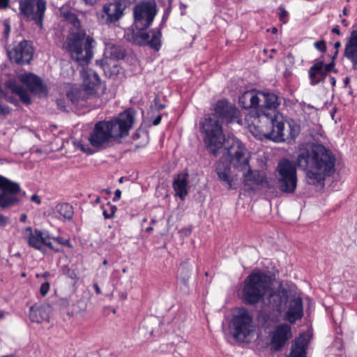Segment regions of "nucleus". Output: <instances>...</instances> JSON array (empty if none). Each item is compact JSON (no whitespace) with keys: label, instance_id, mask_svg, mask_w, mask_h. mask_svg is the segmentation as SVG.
<instances>
[{"label":"nucleus","instance_id":"8fccbe9b","mask_svg":"<svg viewBox=\"0 0 357 357\" xmlns=\"http://www.w3.org/2000/svg\"><path fill=\"white\" fill-rule=\"evenodd\" d=\"M330 82L333 86L335 85L336 81L333 77H330Z\"/></svg>","mask_w":357,"mask_h":357},{"label":"nucleus","instance_id":"3c124183","mask_svg":"<svg viewBox=\"0 0 357 357\" xmlns=\"http://www.w3.org/2000/svg\"><path fill=\"white\" fill-rule=\"evenodd\" d=\"M49 275H50V273L49 272H45V273L41 274V278H43L44 279H46Z\"/></svg>","mask_w":357,"mask_h":357},{"label":"nucleus","instance_id":"774afa93","mask_svg":"<svg viewBox=\"0 0 357 357\" xmlns=\"http://www.w3.org/2000/svg\"><path fill=\"white\" fill-rule=\"evenodd\" d=\"M155 221L154 220H151V223H152V224L155 223Z\"/></svg>","mask_w":357,"mask_h":357},{"label":"nucleus","instance_id":"39448f33","mask_svg":"<svg viewBox=\"0 0 357 357\" xmlns=\"http://www.w3.org/2000/svg\"><path fill=\"white\" fill-rule=\"evenodd\" d=\"M156 13V4L154 1L138 3L134 8V24L139 31L132 33L131 36L127 33V39L139 45L148 44L151 48L158 50L161 47L160 30H152L148 33L142 32L152 24Z\"/></svg>","mask_w":357,"mask_h":357},{"label":"nucleus","instance_id":"6ab92c4d","mask_svg":"<svg viewBox=\"0 0 357 357\" xmlns=\"http://www.w3.org/2000/svg\"><path fill=\"white\" fill-rule=\"evenodd\" d=\"M10 59L17 63H28L32 59L33 47L31 45L23 40L8 50Z\"/></svg>","mask_w":357,"mask_h":357},{"label":"nucleus","instance_id":"473e14b6","mask_svg":"<svg viewBox=\"0 0 357 357\" xmlns=\"http://www.w3.org/2000/svg\"><path fill=\"white\" fill-rule=\"evenodd\" d=\"M101 208L102 209L103 216L105 219L113 218L116 211V207L112 205L110 203H107L106 206H102Z\"/></svg>","mask_w":357,"mask_h":357},{"label":"nucleus","instance_id":"2f4dec72","mask_svg":"<svg viewBox=\"0 0 357 357\" xmlns=\"http://www.w3.org/2000/svg\"><path fill=\"white\" fill-rule=\"evenodd\" d=\"M288 129L285 130L286 141L294 140L301 132L300 126L294 120H289L287 122Z\"/></svg>","mask_w":357,"mask_h":357},{"label":"nucleus","instance_id":"4468645a","mask_svg":"<svg viewBox=\"0 0 357 357\" xmlns=\"http://www.w3.org/2000/svg\"><path fill=\"white\" fill-rule=\"evenodd\" d=\"M23 235L26 238L29 245L36 250L45 252V248L47 247L55 252L61 251L59 248L52 245V236L47 231L33 229L29 227L24 230Z\"/></svg>","mask_w":357,"mask_h":357},{"label":"nucleus","instance_id":"ddd939ff","mask_svg":"<svg viewBox=\"0 0 357 357\" xmlns=\"http://www.w3.org/2000/svg\"><path fill=\"white\" fill-rule=\"evenodd\" d=\"M124 56L123 52L119 47L107 45L103 58L97 61L107 77H112L117 75L121 70L119 59Z\"/></svg>","mask_w":357,"mask_h":357},{"label":"nucleus","instance_id":"423d86ee","mask_svg":"<svg viewBox=\"0 0 357 357\" xmlns=\"http://www.w3.org/2000/svg\"><path fill=\"white\" fill-rule=\"evenodd\" d=\"M248 128L255 137H264L275 142L286 141L284 121L282 114L276 111L259 114L257 116L248 115L245 117Z\"/></svg>","mask_w":357,"mask_h":357},{"label":"nucleus","instance_id":"052dcab7","mask_svg":"<svg viewBox=\"0 0 357 357\" xmlns=\"http://www.w3.org/2000/svg\"><path fill=\"white\" fill-rule=\"evenodd\" d=\"M102 264H103V265H107V260H104Z\"/></svg>","mask_w":357,"mask_h":357},{"label":"nucleus","instance_id":"aec40b11","mask_svg":"<svg viewBox=\"0 0 357 357\" xmlns=\"http://www.w3.org/2000/svg\"><path fill=\"white\" fill-rule=\"evenodd\" d=\"M291 337V326L280 324L270 333L271 344L274 350H280Z\"/></svg>","mask_w":357,"mask_h":357},{"label":"nucleus","instance_id":"5fc2aeb1","mask_svg":"<svg viewBox=\"0 0 357 357\" xmlns=\"http://www.w3.org/2000/svg\"><path fill=\"white\" fill-rule=\"evenodd\" d=\"M1 357H17V356L15 355H13V354H10V355L3 356Z\"/></svg>","mask_w":357,"mask_h":357},{"label":"nucleus","instance_id":"f704fd0d","mask_svg":"<svg viewBox=\"0 0 357 357\" xmlns=\"http://www.w3.org/2000/svg\"><path fill=\"white\" fill-rule=\"evenodd\" d=\"M52 240L56 242L59 245H65L69 248L72 247V244L70 243L68 239H64L61 236L53 237L52 236Z\"/></svg>","mask_w":357,"mask_h":357},{"label":"nucleus","instance_id":"5701e85b","mask_svg":"<svg viewBox=\"0 0 357 357\" xmlns=\"http://www.w3.org/2000/svg\"><path fill=\"white\" fill-rule=\"evenodd\" d=\"M263 92L257 90H250L244 92L238 98L240 105L245 109H257L260 111V107L262 102Z\"/></svg>","mask_w":357,"mask_h":357},{"label":"nucleus","instance_id":"69168bd1","mask_svg":"<svg viewBox=\"0 0 357 357\" xmlns=\"http://www.w3.org/2000/svg\"><path fill=\"white\" fill-rule=\"evenodd\" d=\"M348 82H349V78H348V77H347V78L345 79V82H346V83H347Z\"/></svg>","mask_w":357,"mask_h":357},{"label":"nucleus","instance_id":"f8f14e48","mask_svg":"<svg viewBox=\"0 0 357 357\" xmlns=\"http://www.w3.org/2000/svg\"><path fill=\"white\" fill-rule=\"evenodd\" d=\"M277 171L280 190L286 193L294 192L297 185L295 165L288 160H282L279 162Z\"/></svg>","mask_w":357,"mask_h":357},{"label":"nucleus","instance_id":"f257e3e1","mask_svg":"<svg viewBox=\"0 0 357 357\" xmlns=\"http://www.w3.org/2000/svg\"><path fill=\"white\" fill-rule=\"evenodd\" d=\"M238 116L239 110L227 100H222L216 103L214 113L200 122L201 132L204 135V144L211 153L216 155L225 142L220 120H225L228 123L236 121L242 124Z\"/></svg>","mask_w":357,"mask_h":357},{"label":"nucleus","instance_id":"6e6552de","mask_svg":"<svg viewBox=\"0 0 357 357\" xmlns=\"http://www.w3.org/2000/svg\"><path fill=\"white\" fill-rule=\"evenodd\" d=\"M83 79V89L69 87L67 91V98L77 106L84 107L86 103L92 104L99 98L98 90L102 89L104 93L105 86H102L98 74L89 68H83L81 72Z\"/></svg>","mask_w":357,"mask_h":357},{"label":"nucleus","instance_id":"2eb2a0df","mask_svg":"<svg viewBox=\"0 0 357 357\" xmlns=\"http://www.w3.org/2000/svg\"><path fill=\"white\" fill-rule=\"evenodd\" d=\"M0 207L8 208L15 205L19 199L17 194L20 191L18 183L0 175Z\"/></svg>","mask_w":357,"mask_h":357},{"label":"nucleus","instance_id":"0e129e2a","mask_svg":"<svg viewBox=\"0 0 357 357\" xmlns=\"http://www.w3.org/2000/svg\"><path fill=\"white\" fill-rule=\"evenodd\" d=\"M273 320L275 321H279V317H278L275 319H273Z\"/></svg>","mask_w":357,"mask_h":357},{"label":"nucleus","instance_id":"13d9d810","mask_svg":"<svg viewBox=\"0 0 357 357\" xmlns=\"http://www.w3.org/2000/svg\"><path fill=\"white\" fill-rule=\"evenodd\" d=\"M3 313L2 312H0V319H1L3 317Z\"/></svg>","mask_w":357,"mask_h":357},{"label":"nucleus","instance_id":"f3484780","mask_svg":"<svg viewBox=\"0 0 357 357\" xmlns=\"http://www.w3.org/2000/svg\"><path fill=\"white\" fill-rule=\"evenodd\" d=\"M232 144L228 149V153L232 156L231 162L234 167L243 172L249 167V154L243 144L236 138H232Z\"/></svg>","mask_w":357,"mask_h":357},{"label":"nucleus","instance_id":"cd10ccee","mask_svg":"<svg viewBox=\"0 0 357 357\" xmlns=\"http://www.w3.org/2000/svg\"><path fill=\"white\" fill-rule=\"evenodd\" d=\"M188 174L183 172L178 174L173 183L175 195L183 200L188 195Z\"/></svg>","mask_w":357,"mask_h":357},{"label":"nucleus","instance_id":"09e8293b","mask_svg":"<svg viewBox=\"0 0 357 357\" xmlns=\"http://www.w3.org/2000/svg\"><path fill=\"white\" fill-rule=\"evenodd\" d=\"M161 116H158L153 121V125L156 126L160 123Z\"/></svg>","mask_w":357,"mask_h":357},{"label":"nucleus","instance_id":"6e6d98bb","mask_svg":"<svg viewBox=\"0 0 357 357\" xmlns=\"http://www.w3.org/2000/svg\"><path fill=\"white\" fill-rule=\"evenodd\" d=\"M153 230V228L151 227H149L146 228V231L149 232Z\"/></svg>","mask_w":357,"mask_h":357},{"label":"nucleus","instance_id":"393cba45","mask_svg":"<svg viewBox=\"0 0 357 357\" xmlns=\"http://www.w3.org/2000/svg\"><path fill=\"white\" fill-rule=\"evenodd\" d=\"M50 306L47 305H35L30 308L29 319L38 324L49 321Z\"/></svg>","mask_w":357,"mask_h":357},{"label":"nucleus","instance_id":"338daca9","mask_svg":"<svg viewBox=\"0 0 357 357\" xmlns=\"http://www.w3.org/2000/svg\"><path fill=\"white\" fill-rule=\"evenodd\" d=\"M343 13L344 15H346V9L345 8L344 9Z\"/></svg>","mask_w":357,"mask_h":357},{"label":"nucleus","instance_id":"58836bf2","mask_svg":"<svg viewBox=\"0 0 357 357\" xmlns=\"http://www.w3.org/2000/svg\"><path fill=\"white\" fill-rule=\"evenodd\" d=\"M56 104L59 108H60L61 110H66V102L63 100L59 99L56 100Z\"/></svg>","mask_w":357,"mask_h":357},{"label":"nucleus","instance_id":"7c9ffc66","mask_svg":"<svg viewBox=\"0 0 357 357\" xmlns=\"http://www.w3.org/2000/svg\"><path fill=\"white\" fill-rule=\"evenodd\" d=\"M7 86L15 94L19 96L21 100L25 103L30 102L29 93L21 86L17 84L15 82L10 80L7 82Z\"/></svg>","mask_w":357,"mask_h":357},{"label":"nucleus","instance_id":"864d4df0","mask_svg":"<svg viewBox=\"0 0 357 357\" xmlns=\"http://www.w3.org/2000/svg\"><path fill=\"white\" fill-rule=\"evenodd\" d=\"M26 218H27V217H26V215H25V214H22V215H21V217H20V220H21L22 222H25V221H26Z\"/></svg>","mask_w":357,"mask_h":357},{"label":"nucleus","instance_id":"37998d69","mask_svg":"<svg viewBox=\"0 0 357 357\" xmlns=\"http://www.w3.org/2000/svg\"><path fill=\"white\" fill-rule=\"evenodd\" d=\"M31 200L37 204H40L41 203L40 199L37 195H33L31 197Z\"/></svg>","mask_w":357,"mask_h":357},{"label":"nucleus","instance_id":"4c0bfd02","mask_svg":"<svg viewBox=\"0 0 357 357\" xmlns=\"http://www.w3.org/2000/svg\"><path fill=\"white\" fill-rule=\"evenodd\" d=\"M2 26H3V35H4L5 38H7L10 31V26L9 21L7 20H4L2 23Z\"/></svg>","mask_w":357,"mask_h":357},{"label":"nucleus","instance_id":"de8ad7c7","mask_svg":"<svg viewBox=\"0 0 357 357\" xmlns=\"http://www.w3.org/2000/svg\"><path fill=\"white\" fill-rule=\"evenodd\" d=\"M93 287H94V289H95L96 292L98 294H101V290H100V287H99V286L98 285V284H97V283H95V284H93Z\"/></svg>","mask_w":357,"mask_h":357},{"label":"nucleus","instance_id":"c03bdc74","mask_svg":"<svg viewBox=\"0 0 357 357\" xmlns=\"http://www.w3.org/2000/svg\"><path fill=\"white\" fill-rule=\"evenodd\" d=\"M9 1L10 0H0V9L7 8Z\"/></svg>","mask_w":357,"mask_h":357},{"label":"nucleus","instance_id":"49530a36","mask_svg":"<svg viewBox=\"0 0 357 357\" xmlns=\"http://www.w3.org/2000/svg\"><path fill=\"white\" fill-rule=\"evenodd\" d=\"M84 1V3L86 4V5H89V6H92L95 3H96V1L98 0H83Z\"/></svg>","mask_w":357,"mask_h":357},{"label":"nucleus","instance_id":"a211bd4d","mask_svg":"<svg viewBox=\"0 0 357 357\" xmlns=\"http://www.w3.org/2000/svg\"><path fill=\"white\" fill-rule=\"evenodd\" d=\"M334 61L325 64L323 60L316 59L308 70L310 84L312 86H315L323 82L326 77L327 73L334 70Z\"/></svg>","mask_w":357,"mask_h":357},{"label":"nucleus","instance_id":"c9c22d12","mask_svg":"<svg viewBox=\"0 0 357 357\" xmlns=\"http://www.w3.org/2000/svg\"><path fill=\"white\" fill-rule=\"evenodd\" d=\"M314 47L321 52H324L326 50V46L324 40H319L314 43Z\"/></svg>","mask_w":357,"mask_h":357},{"label":"nucleus","instance_id":"9b49d317","mask_svg":"<svg viewBox=\"0 0 357 357\" xmlns=\"http://www.w3.org/2000/svg\"><path fill=\"white\" fill-rule=\"evenodd\" d=\"M19 8L26 20L33 22L39 29H43L46 10L45 0H22L20 1Z\"/></svg>","mask_w":357,"mask_h":357},{"label":"nucleus","instance_id":"9d476101","mask_svg":"<svg viewBox=\"0 0 357 357\" xmlns=\"http://www.w3.org/2000/svg\"><path fill=\"white\" fill-rule=\"evenodd\" d=\"M232 336L241 342L250 340L253 337L256 326L250 312L245 308H240L232 317L230 322Z\"/></svg>","mask_w":357,"mask_h":357},{"label":"nucleus","instance_id":"dca6fc26","mask_svg":"<svg viewBox=\"0 0 357 357\" xmlns=\"http://www.w3.org/2000/svg\"><path fill=\"white\" fill-rule=\"evenodd\" d=\"M243 185L246 191H255L261 188H271L273 184L262 171L252 170L249 167L243 172Z\"/></svg>","mask_w":357,"mask_h":357},{"label":"nucleus","instance_id":"bb28decb","mask_svg":"<svg viewBox=\"0 0 357 357\" xmlns=\"http://www.w3.org/2000/svg\"><path fill=\"white\" fill-rule=\"evenodd\" d=\"M262 102L261 105H263L262 108L260 107V111L257 112L254 116H257L259 114L264 112H270L271 111H275L277 107L280 105L278 97L273 93L268 92H263Z\"/></svg>","mask_w":357,"mask_h":357},{"label":"nucleus","instance_id":"b1692460","mask_svg":"<svg viewBox=\"0 0 357 357\" xmlns=\"http://www.w3.org/2000/svg\"><path fill=\"white\" fill-rule=\"evenodd\" d=\"M19 79L32 93L39 95L47 93L46 86L36 75L32 73L21 74Z\"/></svg>","mask_w":357,"mask_h":357},{"label":"nucleus","instance_id":"c85d7f7f","mask_svg":"<svg viewBox=\"0 0 357 357\" xmlns=\"http://www.w3.org/2000/svg\"><path fill=\"white\" fill-rule=\"evenodd\" d=\"M309 342L308 336L301 335L295 340L291 351L288 357H305L306 349Z\"/></svg>","mask_w":357,"mask_h":357},{"label":"nucleus","instance_id":"f03ea898","mask_svg":"<svg viewBox=\"0 0 357 357\" xmlns=\"http://www.w3.org/2000/svg\"><path fill=\"white\" fill-rule=\"evenodd\" d=\"M60 15L72 25L70 33L63 44L64 48L78 65H87L93 56L95 40L81 29L79 20L68 7L63 6L60 8Z\"/></svg>","mask_w":357,"mask_h":357},{"label":"nucleus","instance_id":"72a5a7b5","mask_svg":"<svg viewBox=\"0 0 357 357\" xmlns=\"http://www.w3.org/2000/svg\"><path fill=\"white\" fill-rule=\"evenodd\" d=\"M73 144L77 149H79L87 154H93L95 152L89 144H84L82 141H75Z\"/></svg>","mask_w":357,"mask_h":357},{"label":"nucleus","instance_id":"1a4fd4ad","mask_svg":"<svg viewBox=\"0 0 357 357\" xmlns=\"http://www.w3.org/2000/svg\"><path fill=\"white\" fill-rule=\"evenodd\" d=\"M271 284V278L266 273L260 271H253L244 280V301L251 305L257 303L269 290Z\"/></svg>","mask_w":357,"mask_h":357},{"label":"nucleus","instance_id":"a18cd8bd","mask_svg":"<svg viewBox=\"0 0 357 357\" xmlns=\"http://www.w3.org/2000/svg\"><path fill=\"white\" fill-rule=\"evenodd\" d=\"M120 1H121V2H122V3L126 7L127 6H129V5L135 3L136 0H120Z\"/></svg>","mask_w":357,"mask_h":357},{"label":"nucleus","instance_id":"4d7b16f0","mask_svg":"<svg viewBox=\"0 0 357 357\" xmlns=\"http://www.w3.org/2000/svg\"><path fill=\"white\" fill-rule=\"evenodd\" d=\"M100 197H96V203H97V204H98V203H100Z\"/></svg>","mask_w":357,"mask_h":357},{"label":"nucleus","instance_id":"0eeeda50","mask_svg":"<svg viewBox=\"0 0 357 357\" xmlns=\"http://www.w3.org/2000/svg\"><path fill=\"white\" fill-rule=\"evenodd\" d=\"M268 305L273 310L283 312L282 319L293 324L303 316V305L301 298L292 291L280 287L271 292Z\"/></svg>","mask_w":357,"mask_h":357},{"label":"nucleus","instance_id":"4be33fe9","mask_svg":"<svg viewBox=\"0 0 357 357\" xmlns=\"http://www.w3.org/2000/svg\"><path fill=\"white\" fill-rule=\"evenodd\" d=\"M344 56L357 71V24L352 26L349 35L346 39Z\"/></svg>","mask_w":357,"mask_h":357},{"label":"nucleus","instance_id":"20e7f679","mask_svg":"<svg viewBox=\"0 0 357 357\" xmlns=\"http://www.w3.org/2000/svg\"><path fill=\"white\" fill-rule=\"evenodd\" d=\"M134 122V112L128 109L110 121L96 123L89 137L90 144L97 149L107 147L110 143L128 135Z\"/></svg>","mask_w":357,"mask_h":357},{"label":"nucleus","instance_id":"680f3d73","mask_svg":"<svg viewBox=\"0 0 357 357\" xmlns=\"http://www.w3.org/2000/svg\"><path fill=\"white\" fill-rule=\"evenodd\" d=\"M36 278H41V274H36Z\"/></svg>","mask_w":357,"mask_h":357},{"label":"nucleus","instance_id":"e433bc0d","mask_svg":"<svg viewBox=\"0 0 357 357\" xmlns=\"http://www.w3.org/2000/svg\"><path fill=\"white\" fill-rule=\"evenodd\" d=\"M50 288V283L48 282H45L40 285V293L43 296H45L48 293Z\"/></svg>","mask_w":357,"mask_h":357},{"label":"nucleus","instance_id":"79ce46f5","mask_svg":"<svg viewBox=\"0 0 357 357\" xmlns=\"http://www.w3.org/2000/svg\"><path fill=\"white\" fill-rule=\"evenodd\" d=\"M121 191L119 189L116 190L114 193V197L113 198V201L118 202L121 198Z\"/></svg>","mask_w":357,"mask_h":357},{"label":"nucleus","instance_id":"7ed1b4c3","mask_svg":"<svg viewBox=\"0 0 357 357\" xmlns=\"http://www.w3.org/2000/svg\"><path fill=\"white\" fill-rule=\"evenodd\" d=\"M299 167L306 170L307 182L310 185H324L326 176L335 170V158L322 145H314L303 150L297 159Z\"/></svg>","mask_w":357,"mask_h":357},{"label":"nucleus","instance_id":"c756f323","mask_svg":"<svg viewBox=\"0 0 357 357\" xmlns=\"http://www.w3.org/2000/svg\"><path fill=\"white\" fill-rule=\"evenodd\" d=\"M55 213L58 214L56 217L59 219L70 220L73 215V208L68 204H59L55 207Z\"/></svg>","mask_w":357,"mask_h":357},{"label":"nucleus","instance_id":"a19ab883","mask_svg":"<svg viewBox=\"0 0 357 357\" xmlns=\"http://www.w3.org/2000/svg\"><path fill=\"white\" fill-rule=\"evenodd\" d=\"M279 15H280V20H282L284 22L285 19L287 17V12L284 9L280 8Z\"/></svg>","mask_w":357,"mask_h":357},{"label":"nucleus","instance_id":"bf43d9fd","mask_svg":"<svg viewBox=\"0 0 357 357\" xmlns=\"http://www.w3.org/2000/svg\"><path fill=\"white\" fill-rule=\"evenodd\" d=\"M340 45V43L339 42L336 43L335 45V46L336 47H338Z\"/></svg>","mask_w":357,"mask_h":357},{"label":"nucleus","instance_id":"e2e57ef3","mask_svg":"<svg viewBox=\"0 0 357 357\" xmlns=\"http://www.w3.org/2000/svg\"><path fill=\"white\" fill-rule=\"evenodd\" d=\"M166 19H167V17H162V22H165L166 21Z\"/></svg>","mask_w":357,"mask_h":357},{"label":"nucleus","instance_id":"ea45409f","mask_svg":"<svg viewBox=\"0 0 357 357\" xmlns=\"http://www.w3.org/2000/svg\"><path fill=\"white\" fill-rule=\"evenodd\" d=\"M8 223V219L7 217L0 214V227H4Z\"/></svg>","mask_w":357,"mask_h":357},{"label":"nucleus","instance_id":"a878e982","mask_svg":"<svg viewBox=\"0 0 357 357\" xmlns=\"http://www.w3.org/2000/svg\"><path fill=\"white\" fill-rule=\"evenodd\" d=\"M216 172L220 181L227 185L229 189L236 188V181L231 176L230 168L228 165H225L222 162L217 164Z\"/></svg>","mask_w":357,"mask_h":357},{"label":"nucleus","instance_id":"603ef678","mask_svg":"<svg viewBox=\"0 0 357 357\" xmlns=\"http://www.w3.org/2000/svg\"><path fill=\"white\" fill-rule=\"evenodd\" d=\"M332 32H333V33H337V34H340V30H339V28H338L337 26L334 27V28L332 29Z\"/></svg>","mask_w":357,"mask_h":357},{"label":"nucleus","instance_id":"412c9836","mask_svg":"<svg viewBox=\"0 0 357 357\" xmlns=\"http://www.w3.org/2000/svg\"><path fill=\"white\" fill-rule=\"evenodd\" d=\"M123 15V8L120 3L105 4L102 10L97 13L98 21L102 24L116 22Z\"/></svg>","mask_w":357,"mask_h":357}]
</instances>
